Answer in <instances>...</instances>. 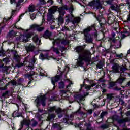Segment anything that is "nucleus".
I'll list each match as a JSON object with an SVG mask.
<instances>
[{
    "label": "nucleus",
    "mask_w": 130,
    "mask_h": 130,
    "mask_svg": "<svg viewBox=\"0 0 130 130\" xmlns=\"http://www.w3.org/2000/svg\"><path fill=\"white\" fill-rule=\"evenodd\" d=\"M75 51L79 54V60L78 61V64L82 67L84 64V60L90 61L91 53L87 50H84L83 47L79 46L76 48Z\"/></svg>",
    "instance_id": "nucleus-1"
},
{
    "label": "nucleus",
    "mask_w": 130,
    "mask_h": 130,
    "mask_svg": "<svg viewBox=\"0 0 130 130\" xmlns=\"http://www.w3.org/2000/svg\"><path fill=\"white\" fill-rule=\"evenodd\" d=\"M92 28H95V25H92L91 27H88L83 30V34L86 43H92L94 40L93 36H91L89 34V32L92 30Z\"/></svg>",
    "instance_id": "nucleus-2"
},
{
    "label": "nucleus",
    "mask_w": 130,
    "mask_h": 130,
    "mask_svg": "<svg viewBox=\"0 0 130 130\" xmlns=\"http://www.w3.org/2000/svg\"><path fill=\"white\" fill-rule=\"evenodd\" d=\"M59 9V8H58V7L54 6L48 10V13L47 15V21L49 24H51L54 22V17H53L52 14H54V13Z\"/></svg>",
    "instance_id": "nucleus-3"
},
{
    "label": "nucleus",
    "mask_w": 130,
    "mask_h": 130,
    "mask_svg": "<svg viewBox=\"0 0 130 130\" xmlns=\"http://www.w3.org/2000/svg\"><path fill=\"white\" fill-rule=\"evenodd\" d=\"M65 10H68V6L67 5L59 7V10H58L59 13V16L58 19V25H61L63 23V15L66 13Z\"/></svg>",
    "instance_id": "nucleus-4"
},
{
    "label": "nucleus",
    "mask_w": 130,
    "mask_h": 130,
    "mask_svg": "<svg viewBox=\"0 0 130 130\" xmlns=\"http://www.w3.org/2000/svg\"><path fill=\"white\" fill-rule=\"evenodd\" d=\"M126 69L125 68L120 66L119 64L117 63H115L112 66V73H114L116 74L117 73H120V74H122L125 72Z\"/></svg>",
    "instance_id": "nucleus-5"
},
{
    "label": "nucleus",
    "mask_w": 130,
    "mask_h": 130,
    "mask_svg": "<svg viewBox=\"0 0 130 130\" xmlns=\"http://www.w3.org/2000/svg\"><path fill=\"white\" fill-rule=\"evenodd\" d=\"M32 35H33L32 32L26 33L20 35L19 37H17L16 39L18 41H21V42H28V41H29V38H30V37H32Z\"/></svg>",
    "instance_id": "nucleus-6"
},
{
    "label": "nucleus",
    "mask_w": 130,
    "mask_h": 130,
    "mask_svg": "<svg viewBox=\"0 0 130 130\" xmlns=\"http://www.w3.org/2000/svg\"><path fill=\"white\" fill-rule=\"evenodd\" d=\"M102 2L100 1V0H94L89 2V6L93 9H96L98 10L99 9H102Z\"/></svg>",
    "instance_id": "nucleus-7"
},
{
    "label": "nucleus",
    "mask_w": 130,
    "mask_h": 130,
    "mask_svg": "<svg viewBox=\"0 0 130 130\" xmlns=\"http://www.w3.org/2000/svg\"><path fill=\"white\" fill-rule=\"evenodd\" d=\"M46 97L45 95H42L40 97H38L35 101V103L37 104V106L40 105L42 104V106H45V100Z\"/></svg>",
    "instance_id": "nucleus-8"
},
{
    "label": "nucleus",
    "mask_w": 130,
    "mask_h": 130,
    "mask_svg": "<svg viewBox=\"0 0 130 130\" xmlns=\"http://www.w3.org/2000/svg\"><path fill=\"white\" fill-rule=\"evenodd\" d=\"M25 61H28V62L31 63L27 66V68L29 69V70H33V69H34V64L35 63V61H36L35 56H34L32 58H30L29 56L25 58Z\"/></svg>",
    "instance_id": "nucleus-9"
},
{
    "label": "nucleus",
    "mask_w": 130,
    "mask_h": 130,
    "mask_svg": "<svg viewBox=\"0 0 130 130\" xmlns=\"http://www.w3.org/2000/svg\"><path fill=\"white\" fill-rule=\"evenodd\" d=\"M88 95H89V93H86L83 95L81 94H78L75 96V99L78 102H79V101H81L82 100H85V97H86V96H88Z\"/></svg>",
    "instance_id": "nucleus-10"
},
{
    "label": "nucleus",
    "mask_w": 130,
    "mask_h": 130,
    "mask_svg": "<svg viewBox=\"0 0 130 130\" xmlns=\"http://www.w3.org/2000/svg\"><path fill=\"white\" fill-rule=\"evenodd\" d=\"M32 29H35L38 32L43 31V27H41V25L34 24L31 26Z\"/></svg>",
    "instance_id": "nucleus-11"
},
{
    "label": "nucleus",
    "mask_w": 130,
    "mask_h": 130,
    "mask_svg": "<svg viewBox=\"0 0 130 130\" xmlns=\"http://www.w3.org/2000/svg\"><path fill=\"white\" fill-rule=\"evenodd\" d=\"M25 49L27 52H29V51H34L35 49V46L32 44H30L29 46L25 47Z\"/></svg>",
    "instance_id": "nucleus-12"
},
{
    "label": "nucleus",
    "mask_w": 130,
    "mask_h": 130,
    "mask_svg": "<svg viewBox=\"0 0 130 130\" xmlns=\"http://www.w3.org/2000/svg\"><path fill=\"white\" fill-rule=\"evenodd\" d=\"M21 126L23 127V125H27L29 126L31 124V121L29 120L24 119L22 122H21Z\"/></svg>",
    "instance_id": "nucleus-13"
},
{
    "label": "nucleus",
    "mask_w": 130,
    "mask_h": 130,
    "mask_svg": "<svg viewBox=\"0 0 130 130\" xmlns=\"http://www.w3.org/2000/svg\"><path fill=\"white\" fill-rule=\"evenodd\" d=\"M59 80V76H56L54 77H53L51 79V82H52V84H53V85L55 86H54V88H55V83H56V82H58V80Z\"/></svg>",
    "instance_id": "nucleus-14"
},
{
    "label": "nucleus",
    "mask_w": 130,
    "mask_h": 130,
    "mask_svg": "<svg viewBox=\"0 0 130 130\" xmlns=\"http://www.w3.org/2000/svg\"><path fill=\"white\" fill-rule=\"evenodd\" d=\"M111 10H114L116 12L119 11V6L117 5H112L110 7Z\"/></svg>",
    "instance_id": "nucleus-15"
},
{
    "label": "nucleus",
    "mask_w": 130,
    "mask_h": 130,
    "mask_svg": "<svg viewBox=\"0 0 130 130\" xmlns=\"http://www.w3.org/2000/svg\"><path fill=\"white\" fill-rule=\"evenodd\" d=\"M51 36V33L48 30L46 31L43 35V37L46 39L49 38Z\"/></svg>",
    "instance_id": "nucleus-16"
},
{
    "label": "nucleus",
    "mask_w": 130,
    "mask_h": 130,
    "mask_svg": "<svg viewBox=\"0 0 130 130\" xmlns=\"http://www.w3.org/2000/svg\"><path fill=\"white\" fill-rule=\"evenodd\" d=\"M38 124V123L36 120L32 119L31 121H30V125L32 126V127H35Z\"/></svg>",
    "instance_id": "nucleus-17"
},
{
    "label": "nucleus",
    "mask_w": 130,
    "mask_h": 130,
    "mask_svg": "<svg viewBox=\"0 0 130 130\" xmlns=\"http://www.w3.org/2000/svg\"><path fill=\"white\" fill-rule=\"evenodd\" d=\"M81 21V18L79 17H76L72 21L73 24H78V23H80Z\"/></svg>",
    "instance_id": "nucleus-18"
},
{
    "label": "nucleus",
    "mask_w": 130,
    "mask_h": 130,
    "mask_svg": "<svg viewBox=\"0 0 130 130\" xmlns=\"http://www.w3.org/2000/svg\"><path fill=\"white\" fill-rule=\"evenodd\" d=\"M121 75H122V74H121L120 75V78H119L117 80V83H119V84H121L123 81H124L125 80V78L124 77H122V76H121Z\"/></svg>",
    "instance_id": "nucleus-19"
},
{
    "label": "nucleus",
    "mask_w": 130,
    "mask_h": 130,
    "mask_svg": "<svg viewBox=\"0 0 130 130\" xmlns=\"http://www.w3.org/2000/svg\"><path fill=\"white\" fill-rule=\"evenodd\" d=\"M85 88L86 90H90L92 87H94V86H96V84L93 83L91 85H85Z\"/></svg>",
    "instance_id": "nucleus-20"
},
{
    "label": "nucleus",
    "mask_w": 130,
    "mask_h": 130,
    "mask_svg": "<svg viewBox=\"0 0 130 130\" xmlns=\"http://www.w3.org/2000/svg\"><path fill=\"white\" fill-rule=\"evenodd\" d=\"M34 75H35V72L31 71L29 74H27V77L29 79V80H31V81H32V80H33V79H32V76H34Z\"/></svg>",
    "instance_id": "nucleus-21"
},
{
    "label": "nucleus",
    "mask_w": 130,
    "mask_h": 130,
    "mask_svg": "<svg viewBox=\"0 0 130 130\" xmlns=\"http://www.w3.org/2000/svg\"><path fill=\"white\" fill-rule=\"evenodd\" d=\"M128 121V119L127 118L123 119H120L118 120V123H124V122H127Z\"/></svg>",
    "instance_id": "nucleus-22"
},
{
    "label": "nucleus",
    "mask_w": 130,
    "mask_h": 130,
    "mask_svg": "<svg viewBox=\"0 0 130 130\" xmlns=\"http://www.w3.org/2000/svg\"><path fill=\"white\" fill-rule=\"evenodd\" d=\"M28 11L29 12H31V13H33V12L35 11V6L34 5L30 6L28 8Z\"/></svg>",
    "instance_id": "nucleus-23"
},
{
    "label": "nucleus",
    "mask_w": 130,
    "mask_h": 130,
    "mask_svg": "<svg viewBox=\"0 0 130 130\" xmlns=\"http://www.w3.org/2000/svg\"><path fill=\"white\" fill-rule=\"evenodd\" d=\"M59 89H63L64 88V83L63 82L61 81L58 83Z\"/></svg>",
    "instance_id": "nucleus-24"
},
{
    "label": "nucleus",
    "mask_w": 130,
    "mask_h": 130,
    "mask_svg": "<svg viewBox=\"0 0 130 130\" xmlns=\"http://www.w3.org/2000/svg\"><path fill=\"white\" fill-rule=\"evenodd\" d=\"M51 50L52 51H53V52H55V53H56V54H58V53H59V51H58V48H54V47H52L51 48Z\"/></svg>",
    "instance_id": "nucleus-25"
},
{
    "label": "nucleus",
    "mask_w": 130,
    "mask_h": 130,
    "mask_svg": "<svg viewBox=\"0 0 130 130\" xmlns=\"http://www.w3.org/2000/svg\"><path fill=\"white\" fill-rule=\"evenodd\" d=\"M47 55H44L42 53H41L39 56V58H40V59H42V60H43V59H45V58H47Z\"/></svg>",
    "instance_id": "nucleus-26"
},
{
    "label": "nucleus",
    "mask_w": 130,
    "mask_h": 130,
    "mask_svg": "<svg viewBox=\"0 0 130 130\" xmlns=\"http://www.w3.org/2000/svg\"><path fill=\"white\" fill-rule=\"evenodd\" d=\"M103 67V63L102 62H99L96 65V67L98 69H102Z\"/></svg>",
    "instance_id": "nucleus-27"
},
{
    "label": "nucleus",
    "mask_w": 130,
    "mask_h": 130,
    "mask_svg": "<svg viewBox=\"0 0 130 130\" xmlns=\"http://www.w3.org/2000/svg\"><path fill=\"white\" fill-rule=\"evenodd\" d=\"M72 16H66V22L67 23V24H69V23H70V22H71V18Z\"/></svg>",
    "instance_id": "nucleus-28"
},
{
    "label": "nucleus",
    "mask_w": 130,
    "mask_h": 130,
    "mask_svg": "<svg viewBox=\"0 0 130 130\" xmlns=\"http://www.w3.org/2000/svg\"><path fill=\"white\" fill-rule=\"evenodd\" d=\"M33 40L35 42H37L38 40H39V38H38V35H36L34 37H33Z\"/></svg>",
    "instance_id": "nucleus-29"
},
{
    "label": "nucleus",
    "mask_w": 130,
    "mask_h": 130,
    "mask_svg": "<svg viewBox=\"0 0 130 130\" xmlns=\"http://www.w3.org/2000/svg\"><path fill=\"white\" fill-rule=\"evenodd\" d=\"M56 109V107H55V106L54 107H51L50 108V109H49V111L50 112H53L54 111H55Z\"/></svg>",
    "instance_id": "nucleus-30"
},
{
    "label": "nucleus",
    "mask_w": 130,
    "mask_h": 130,
    "mask_svg": "<svg viewBox=\"0 0 130 130\" xmlns=\"http://www.w3.org/2000/svg\"><path fill=\"white\" fill-rule=\"evenodd\" d=\"M101 128H102L103 129L108 128V125L106 124H103L101 126Z\"/></svg>",
    "instance_id": "nucleus-31"
},
{
    "label": "nucleus",
    "mask_w": 130,
    "mask_h": 130,
    "mask_svg": "<svg viewBox=\"0 0 130 130\" xmlns=\"http://www.w3.org/2000/svg\"><path fill=\"white\" fill-rule=\"evenodd\" d=\"M15 35H16V32H15V31H14V30H12L9 34V36L10 37H12V36H15Z\"/></svg>",
    "instance_id": "nucleus-32"
},
{
    "label": "nucleus",
    "mask_w": 130,
    "mask_h": 130,
    "mask_svg": "<svg viewBox=\"0 0 130 130\" xmlns=\"http://www.w3.org/2000/svg\"><path fill=\"white\" fill-rule=\"evenodd\" d=\"M55 112H56L58 114H60L61 113V108H56Z\"/></svg>",
    "instance_id": "nucleus-33"
},
{
    "label": "nucleus",
    "mask_w": 130,
    "mask_h": 130,
    "mask_svg": "<svg viewBox=\"0 0 130 130\" xmlns=\"http://www.w3.org/2000/svg\"><path fill=\"white\" fill-rule=\"evenodd\" d=\"M55 43H56V44H58V43H60V40L59 39H58L57 40H55L53 42V44H55Z\"/></svg>",
    "instance_id": "nucleus-34"
},
{
    "label": "nucleus",
    "mask_w": 130,
    "mask_h": 130,
    "mask_svg": "<svg viewBox=\"0 0 130 130\" xmlns=\"http://www.w3.org/2000/svg\"><path fill=\"white\" fill-rule=\"evenodd\" d=\"M10 83H11L12 86H16L17 85V82L15 80H12L10 82H8V85H9Z\"/></svg>",
    "instance_id": "nucleus-35"
},
{
    "label": "nucleus",
    "mask_w": 130,
    "mask_h": 130,
    "mask_svg": "<svg viewBox=\"0 0 130 130\" xmlns=\"http://www.w3.org/2000/svg\"><path fill=\"white\" fill-rule=\"evenodd\" d=\"M16 2H18L16 5V7H19L20 6V4H21V3H23L24 0H16Z\"/></svg>",
    "instance_id": "nucleus-36"
},
{
    "label": "nucleus",
    "mask_w": 130,
    "mask_h": 130,
    "mask_svg": "<svg viewBox=\"0 0 130 130\" xmlns=\"http://www.w3.org/2000/svg\"><path fill=\"white\" fill-rule=\"evenodd\" d=\"M45 4H46V0H39L40 5H45Z\"/></svg>",
    "instance_id": "nucleus-37"
},
{
    "label": "nucleus",
    "mask_w": 130,
    "mask_h": 130,
    "mask_svg": "<svg viewBox=\"0 0 130 130\" xmlns=\"http://www.w3.org/2000/svg\"><path fill=\"white\" fill-rule=\"evenodd\" d=\"M115 53L116 54V57H118V58H121L123 57V54L122 53L120 54V55L116 54V52H115Z\"/></svg>",
    "instance_id": "nucleus-38"
},
{
    "label": "nucleus",
    "mask_w": 130,
    "mask_h": 130,
    "mask_svg": "<svg viewBox=\"0 0 130 130\" xmlns=\"http://www.w3.org/2000/svg\"><path fill=\"white\" fill-rule=\"evenodd\" d=\"M68 82L69 83V85L66 86L67 89H69L70 87H71V85H73V82L70 80H68Z\"/></svg>",
    "instance_id": "nucleus-39"
},
{
    "label": "nucleus",
    "mask_w": 130,
    "mask_h": 130,
    "mask_svg": "<svg viewBox=\"0 0 130 130\" xmlns=\"http://www.w3.org/2000/svg\"><path fill=\"white\" fill-rule=\"evenodd\" d=\"M30 18L31 20H34L36 18V14L35 13H33L32 14L30 15Z\"/></svg>",
    "instance_id": "nucleus-40"
},
{
    "label": "nucleus",
    "mask_w": 130,
    "mask_h": 130,
    "mask_svg": "<svg viewBox=\"0 0 130 130\" xmlns=\"http://www.w3.org/2000/svg\"><path fill=\"white\" fill-rule=\"evenodd\" d=\"M107 112H102L101 115H100V116H101V118H103V117L105 116V115L106 114H107Z\"/></svg>",
    "instance_id": "nucleus-41"
},
{
    "label": "nucleus",
    "mask_w": 130,
    "mask_h": 130,
    "mask_svg": "<svg viewBox=\"0 0 130 130\" xmlns=\"http://www.w3.org/2000/svg\"><path fill=\"white\" fill-rule=\"evenodd\" d=\"M115 86V82H111L110 83V89L111 88H112V87H113V86Z\"/></svg>",
    "instance_id": "nucleus-42"
},
{
    "label": "nucleus",
    "mask_w": 130,
    "mask_h": 130,
    "mask_svg": "<svg viewBox=\"0 0 130 130\" xmlns=\"http://www.w3.org/2000/svg\"><path fill=\"white\" fill-rule=\"evenodd\" d=\"M62 43L64 44V45H67V44H69V40H66L64 41H63Z\"/></svg>",
    "instance_id": "nucleus-43"
},
{
    "label": "nucleus",
    "mask_w": 130,
    "mask_h": 130,
    "mask_svg": "<svg viewBox=\"0 0 130 130\" xmlns=\"http://www.w3.org/2000/svg\"><path fill=\"white\" fill-rule=\"evenodd\" d=\"M107 99H109V100H111V99H112V95L111 94H107Z\"/></svg>",
    "instance_id": "nucleus-44"
},
{
    "label": "nucleus",
    "mask_w": 130,
    "mask_h": 130,
    "mask_svg": "<svg viewBox=\"0 0 130 130\" xmlns=\"http://www.w3.org/2000/svg\"><path fill=\"white\" fill-rule=\"evenodd\" d=\"M69 66H66V68L64 69V71L65 72H66L67 73H68V72H69Z\"/></svg>",
    "instance_id": "nucleus-45"
},
{
    "label": "nucleus",
    "mask_w": 130,
    "mask_h": 130,
    "mask_svg": "<svg viewBox=\"0 0 130 130\" xmlns=\"http://www.w3.org/2000/svg\"><path fill=\"white\" fill-rule=\"evenodd\" d=\"M121 37L122 39H124V38H125V37H126V35H125V34H121Z\"/></svg>",
    "instance_id": "nucleus-46"
},
{
    "label": "nucleus",
    "mask_w": 130,
    "mask_h": 130,
    "mask_svg": "<svg viewBox=\"0 0 130 130\" xmlns=\"http://www.w3.org/2000/svg\"><path fill=\"white\" fill-rule=\"evenodd\" d=\"M8 93V91H6L5 92L3 93L2 94V97H6Z\"/></svg>",
    "instance_id": "nucleus-47"
},
{
    "label": "nucleus",
    "mask_w": 130,
    "mask_h": 130,
    "mask_svg": "<svg viewBox=\"0 0 130 130\" xmlns=\"http://www.w3.org/2000/svg\"><path fill=\"white\" fill-rule=\"evenodd\" d=\"M59 49L62 51V50H66V48L64 47H60Z\"/></svg>",
    "instance_id": "nucleus-48"
},
{
    "label": "nucleus",
    "mask_w": 130,
    "mask_h": 130,
    "mask_svg": "<svg viewBox=\"0 0 130 130\" xmlns=\"http://www.w3.org/2000/svg\"><path fill=\"white\" fill-rule=\"evenodd\" d=\"M114 90H115L116 91H120L121 90V88L116 87H115Z\"/></svg>",
    "instance_id": "nucleus-49"
},
{
    "label": "nucleus",
    "mask_w": 130,
    "mask_h": 130,
    "mask_svg": "<svg viewBox=\"0 0 130 130\" xmlns=\"http://www.w3.org/2000/svg\"><path fill=\"white\" fill-rule=\"evenodd\" d=\"M49 117L51 118H54L55 117V115L52 114L49 115Z\"/></svg>",
    "instance_id": "nucleus-50"
},
{
    "label": "nucleus",
    "mask_w": 130,
    "mask_h": 130,
    "mask_svg": "<svg viewBox=\"0 0 130 130\" xmlns=\"http://www.w3.org/2000/svg\"><path fill=\"white\" fill-rule=\"evenodd\" d=\"M17 66L18 68H21V67H23V66H24V64L19 63Z\"/></svg>",
    "instance_id": "nucleus-51"
},
{
    "label": "nucleus",
    "mask_w": 130,
    "mask_h": 130,
    "mask_svg": "<svg viewBox=\"0 0 130 130\" xmlns=\"http://www.w3.org/2000/svg\"><path fill=\"white\" fill-rule=\"evenodd\" d=\"M47 3L50 4V5H52V4H53V1H52V0H48Z\"/></svg>",
    "instance_id": "nucleus-52"
},
{
    "label": "nucleus",
    "mask_w": 130,
    "mask_h": 130,
    "mask_svg": "<svg viewBox=\"0 0 130 130\" xmlns=\"http://www.w3.org/2000/svg\"><path fill=\"white\" fill-rule=\"evenodd\" d=\"M125 114L126 115V116H130V111H128L125 113Z\"/></svg>",
    "instance_id": "nucleus-53"
},
{
    "label": "nucleus",
    "mask_w": 130,
    "mask_h": 130,
    "mask_svg": "<svg viewBox=\"0 0 130 130\" xmlns=\"http://www.w3.org/2000/svg\"><path fill=\"white\" fill-rule=\"evenodd\" d=\"M17 113V112L16 111H14V113H13V117H17V115H16V114Z\"/></svg>",
    "instance_id": "nucleus-54"
},
{
    "label": "nucleus",
    "mask_w": 130,
    "mask_h": 130,
    "mask_svg": "<svg viewBox=\"0 0 130 130\" xmlns=\"http://www.w3.org/2000/svg\"><path fill=\"white\" fill-rule=\"evenodd\" d=\"M126 4L128 5V6H130V1L129 0H126Z\"/></svg>",
    "instance_id": "nucleus-55"
},
{
    "label": "nucleus",
    "mask_w": 130,
    "mask_h": 130,
    "mask_svg": "<svg viewBox=\"0 0 130 130\" xmlns=\"http://www.w3.org/2000/svg\"><path fill=\"white\" fill-rule=\"evenodd\" d=\"M127 21L128 22H130V12H129V15H128V16L127 17Z\"/></svg>",
    "instance_id": "nucleus-56"
},
{
    "label": "nucleus",
    "mask_w": 130,
    "mask_h": 130,
    "mask_svg": "<svg viewBox=\"0 0 130 130\" xmlns=\"http://www.w3.org/2000/svg\"><path fill=\"white\" fill-rule=\"evenodd\" d=\"M68 92H69V90H62V93H63V94H66V93H68Z\"/></svg>",
    "instance_id": "nucleus-57"
},
{
    "label": "nucleus",
    "mask_w": 130,
    "mask_h": 130,
    "mask_svg": "<svg viewBox=\"0 0 130 130\" xmlns=\"http://www.w3.org/2000/svg\"><path fill=\"white\" fill-rule=\"evenodd\" d=\"M99 82H104V79L101 78L99 80Z\"/></svg>",
    "instance_id": "nucleus-58"
},
{
    "label": "nucleus",
    "mask_w": 130,
    "mask_h": 130,
    "mask_svg": "<svg viewBox=\"0 0 130 130\" xmlns=\"http://www.w3.org/2000/svg\"><path fill=\"white\" fill-rule=\"evenodd\" d=\"M68 117H67V118H65V119H64V122H68Z\"/></svg>",
    "instance_id": "nucleus-59"
},
{
    "label": "nucleus",
    "mask_w": 130,
    "mask_h": 130,
    "mask_svg": "<svg viewBox=\"0 0 130 130\" xmlns=\"http://www.w3.org/2000/svg\"><path fill=\"white\" fill-rule=\"evenodd\" d=\"M88 113H89V114H92V113H93V111L92 110H89L88 111Z\"/></svg>",
    "instance_id": "nucleus-60"
},
{
    "label": "nucleus",
    "mask_w": 130,
    "mask_h": 130,
    "mask_svg": "<svg viewBox=\"0 0 130 130\" xmlns=\"http://www.w3.org/2000/svg\"><path fill=\"white\" fill-rule=\"evenodd\" d=\"M112 37H113V38H115V32H112Z\"/></svg>",
    "instance_id": "nucleus-61"
},
{
    "label": "nucleus",
    "mask_w": 130,
    "mask_h": 130,
    "mask_svg": "<svg viewBox=\"0 0 130 130\" xmlns=\"http://www.w3.org/2000/svg\"><path fill=\"white\" fill-rule=\"evenodd\" d=\"M24 15H25V14L23 13L20 16L19 18V21H20L21 20V17H23V16H24Z\"/></svg>",
    "instance_id": "nucleus-62"
},
{
    "label": "nucleus",
    "mask_w": 130,
    "mask_h": 130,
    "mask_svg": "<svg viewBox=\"0 0 130 130\" xmlns=\"http://www.w3.org/2000/svg\"><path fill=\"white\" fill-rule=\"evenodd\" d=\"M3 61H5L6 62H7L8 61V59L7 58H4L3 59Z\"/></svg>",
    "instance_id": "nucleus-63"
},
{
    "label": "nucleus",
    "mask_w": 130,
    "mask_h": 130,
    "mask_svg": "<svg viewBox=\"0 0 130 130\" xmlns=\"http://www.w3.org/2000/svg\"><path fill=\"white\" fill-rule=\"evenodd\" d=\"M15 12H16V10H13L12 12V15H14Z\"/></svg>",
    "instance_id": "nucleus-64"
}]
</instances>
